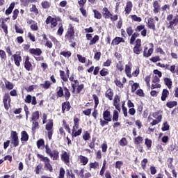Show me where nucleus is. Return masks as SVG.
I'll return each instance as SVG.
<instances>
[{
	"mask_svg": "<svg viewBox=\"0 0 178 178\" xmlns=\"http://www.w3.org/2000/svg\"><path fill=\"white\" fill-rule=\"evenodd\" d=\"M56 96L58 98H62V97H64L65 101H69L70 99V97H72V94L70 93V90H69V88L67 87L64 86H58L56 88Z\"/></svg>",
	"mask_w": 178,
	"mask_h": 178,
	"instance_id": "obj_1",
	"label": "nucleus"
},
{
	"mask_svg": "<svg viewBox=\"0 0 178 178\" xmlns=\"http://www.w3.org/2000/svg\"><path fill=\"white\" fill-rule=\"evenodd\" d=\"M76 31H74V26L72 24L68 25V29L65 35V40L69 41V42H73L74 41V34Z\"/></svg>",
	"mask_w": 178,
	"mask_h": 178,
	"instance_id": "obj_2",
	"label": "nucleus"
},
{
	"mask_svg": "<svg viewBox=\"0 0 178 178\" xmlns=\"http://www.w3.org/2000/svg\"><path fill=\"white\" fill-rule=\"evenodd\" d=\"M45 152L53 161H58L59 159V151L57 149H54L53 151L49 147V145L47 144L44 146Z\"/></svg>",
	"mask_w": 178,
	"mask_h": 178,
	"instance_id": "obj_3",
	"label": "nucleus"
},
{
	"mask_svg": "<svg viewBox=\"0 0 178 178\" xmlns=\"http://www.w3.org/2000/svg\"><path fill=\"white\" fill-rule=\"evenodd\" d=\"M166 20L169 22L168 29L173 30L178 24V15L174 16L173 14H170L167 15Z\"/></svg>",
	"mask_w": 178,
	"mask_h": 178,
	"instance_id": "obj_4",
	"label": "nucleus"
},
{
	"mask_svg": "<svg viewBox=\"0 0 178 178\" xmlns=\"http://www.w3.org/2000/svg\"><path fill=\"white\" fill-rule=\"evenodd\" d=\"M102 15L104 19H111V22H116L119 19L118 15H112L106 7L102 8Z\"/></svg>",
	"mask_w": 178,
	"mask_h": 178,
	"instance_id": "obj_5",
	"label": "nucleus"
},
{
	"mask_svg": "<svg viewBox=\"0 0 178 178\" xmlns=\"http://www.w3.org/2000/svg\"><path fill=\"white\" fill-rule=\"evenodd\" d=\"M135 31L132 35H134L136 38L140 35V32L142 37H147V29H145V25L144 24L138 25L135 29Z\"/></svg>",
	"mask_w": 178,
	"mask_h": 178,
	"instance_id": "obj_6",
	"label": "nucleus"
},
{
	"mask_svg": "<svg viewBox=\"0 0 178 178\" xmlns=\"http://www.w3.org/2000/svg\"><path fill=\"white\" fill-rule=\"evenodd\" d=\"M45 129L47 131V137L49 140H52V136H54V121L52 120H49L46 124Z\"/></svg>",
	"mask_w": 178,
	"mask_h": 178,
	"instance_id": "obj_7",
	"label": "nucleus"
},
{
	"mask_svg": "<svg viewBox=\"0 0 178 178\" xmlns=\"http://www.w3.org/2000/svg\"><path fill=\"white\" fill-rule=\"evenodd\" d=\"M10 141L11 144H13V147H19V134L16 132V131H12L10 133Z\"/></svg>",
	"mask_w": 178,
	"mask_h": 178,
	"instance_id": "obj_8",
	"label": "nucleus"
},
{
	"mask_svg": "<svg viewBox=\"0 0 178 178\" xmlns=\"http://www.w3.org/2000/svg\"><path fill=\"white\" fill-rule=\"evenodd\" d=\"M143 51V47L141 46V39L138 38L135 41V46L133 48L134 54L136 55H140Z\"/></svg>",
	"mask_w": 178,
	"mask_h": 178,
	"instance_id": "obj_9",
	"label": "nucleus"
},
{
	"mask_svg": "<svg viewBox=\"0 0 178 178\" xmlns=\"http://www.w3.org/2000/svg\"><path fill=\"white\" fill-rule=\"evenodd\" d=\"M10 102H12V99L10 98V95L9 92H6L4 94L3 97V104L4 105L5 109L8 111L9 108H10Z\"/></svg>",
	"mask_w": 178,
	"mask_h": 178,
	"instance_id": "obj_10",
	"label": "nucleus"
},
{
	"mask_svg": "<svg viewBox=\"0 0 178 178\" xmlns=\"http://www.w3.org/2000/svg\"><path fill=\"white\" fill-rule=\"evenodd\" d=\"M46 24H51V29H55L58 26V20L51 16H48L45 21Z\"/></svg>",
	"mask_w": 178,
	"mask_h": 178,
	"instance_id": "obj_11",
	"label": "nucleus"
},
{
	"mask_svg": "<svg viewBox=\"0 0 178 178\" xmlns=\"http://www.w3.org/2000/svg\"><path fill=\"white\" fill-rule=\"evenodd\" d=\"M12 57L14 59L15 66L19 67L20 62H22V53H20V51H17L16 54L12 56Z\"/></svg>",
	"mask_w": 178,
	"mask_h": 178,
	"instance_id": "obj_12",
	"label": "nucleus"
},
{
	"mask_svg": "<svg viewBox=\"0 0 178 178\" xmlns=\"http://www.w3.org/2000/svg\"><path fill=\"white\" fill-rule=\"evenodd\" d=\"M151 48L148 49V47L145 46L143 50V56L144 58H149L152 54H154V44L151 43Z\"/></svg>",
	"mask_w": 178,
	"mask_h": 178,
	"instance_id": "obj_13",
	"label": "nucleus"
},
{
	"mask_svg": "<svg viewBox=\"0 0 178 178\" xmlns=\"http://www.w3.org/2000/svg\"><path fill=\"white\" fill-rule=\"evenodd\" d=\"M26 104H31V105H37V98L35 96H31V95H27L24 99Z\"/></svg>",
	"mask_w": 178,
	"mask_h": 178,
	"instance_id": "obj_14",
	"label": "nucleus"
},
{
	"mask_svg": "<svg viewBox=\"0 0 178 178\" xmlns=\"http://www.w3.org/2000/svg\"><path fill=\"white\" fill-rule=\"evenodd\" d=\"M61 161L65 163L67 166L70 165V154H69L67 152H63V154H60Z\"/></svg>",
	"mask_w": 178,
	"mask_h": 178,
	"instance_id": "obj_15",
	"label": "nucleus"
},
{
	"mask_svg": "<svg viewBox=\"0 0 178 178\" xmlns=\"http://www.w3.org/2000/svg\"><path fill=\"white\" fill-rule=\"evenodd\" d=\"M69 80H70V81L73 82L71 83V87L72 88V93L74 94V93H76V87H77V86H79V84H80V82L77 79L74 80V76L73 75L70 76V77H69Z\"/></svg>",
	"mask_w": 178,
	"mask_h": 178,
	"instance_id": "obj_16",
	"label": "nucleus"
},
{
	"mask_svg": "<svg viewBox=\"0 0 178 178\" xmlns=\"http://www.w3.org/2000/svg\"><path fill=\"white\" fill-rule=\"evenodd\" d=\"M72 108V106L70 105V102L68 100H66V102H64L61 104V112L62 113H65V112H69L70 109Z\"/></svg>",
	"mask_w": 178,
	"mask_h": 178,
	"instance_id": "obj_17",
	"label": "nucleus"
},
{
	"mask_svg": "<svg viewBox=\"0 0 178 178\" xmlns=\"http://www.w3.org/2000/svg\"><path fill=\"white\" fill-rule=\"evenodd\" d=\"M29 52L32 56H41L42 54V50L40 48H31Z\"/></svg>",
	"mask_w": 178,
	"mask_h": 178,
	"instance_id": "obj_18",
	"label": "nucleus"
},
{
	"mask_svg": "<svg viewBox=\"0 0 178 178\" xmlns=\"http://www.w3.org/2000/svg\"><path fill=\"white\" fill-rule=\"evenodd\" d=\"M24 66L27 72H31V70H33V64H31V62H30V57L28 56L25 58Z\"/></svg>",
	"mask_w": 178,
	"mask_h": 178,
	"instance_id": "obj_19",
	"label": "nucleus"
},
{
	"mask_svg": "<svg viewBox=\"0 0 178 178\" xmlns=\"http://www.w3.org/2000/svg\"><path fill=\"white\" fill-rule=\"evenodd\" d=\"M147 27L153 31H156V27L155 26V21L152 17L147 19Z\"/></svg>",
	"mask_w": 178,
	"mask_h": 178,
	"instance_id": "obj_20",
	"label": "nucleus"
},
{
	"mask_svg": "<svg viewBox=\"0 0 178 178\" xmlns=\"http://www.w3.org/2000/svg\"><path fill=\"white\" fill-rule=\"evenodd\" d=\"M131 9H133V3L129 1L127 2L126 6L124 7L125 15H130Z\"/></svg>",
	"mask_w": 178,
	"mask_h": 178,
	"instance_id": "obj_21",
	"label": "nucleus"
},
{
	"mask_svg": "<svg viewBox=\"0 0 178 178\" xmlns=\"http://www.w3.org/2000/svg\"><path fill=\"white\" fill-rule=\"evenodd\" d=\"M29 134H27V131H22L21 132V142L23 144L24 143H27V141H29Z\"/></svg>",
	"mask_w": 178,
	"mask_h": 178,
	"instance_id": "obj_22",
	"label": "nucleus"
},
{
	"mask_svg": "<svg viewBox=\"0 0 178 178\" xmlns=\"http://www.w3.org/2000/svg\"><path fill=\"white\" fill-rule=\"evenodd\" d=\"M113 90L111 88H109L105 92V97L107 99H109V101H112V99H113Z\"/></svg>",
	"mask_w": 178,
	"mask_h": 178,
	"instance_id": "obj_23",
	"label": "nucleus"
},
{
	"mask_svg": "<svg viewBox=\"0 0 178 178\" xmlns=\"http://www.w3.org/2000/svg\"><path fill=\"white\" fill-rule=\"evenodd\" d=\"M120 42H124V39L120 37H115L111 42V45L115 47V45H119Z\"/></svg>",
	"mask_w": 178,
	"mask_h": 178,
	"instance_id": "obj_24",
	"label": "nucleus"
},
{
	"mask_svg": "<svg viewBox=\"0 0 178 178\" xmlns=\"http://www.w3.org/2000/svg\"><path fill=\"white\" fill-rule=\"evenodd\" d=\"M28 23L31 24L30 27L33 31H37V30H38V24L35 21L30 19Z\"/></svg>",
	"mask_w": 178,
	"mask_h": 178,
	"instance_id": "obj_25",
	"label": "nucleus"
},
{
	"mask_svg": "<svg viewBox=\"0 0 178 178\" xmlns=\"http://www.w3.org/2000/svg\"><path fill=\"white\" fill-rule=\"evenodd\" d=\"M103 119H106L112 122V114H111V111L109 110H106L103 112Z\"/></svg>",
	"mask_w": 178,
	"mask_h": 178,
	"instance_id": "obj_26",
	"label": "nucleus"
},
{
	"mask_svg": "<svg viewBox=\"0 0 178 178\" xmlns=\"http://www.w3.org/2000/svg\"><path fill=\"white\" fill-rule=\"evenodd\" d=\"M143 143H144V138H143V136H138L137 137H135L134 139V143L136 146L141 145V144H143Z\"/></svg>",
	"mask_w": 178,
	"mask_h": 178,
	"instance_id": "obj_27",
	"label": "nucleus"
},
{
	"mask_svg": "<svg viewBox=\"0 0 178 178\" xmlns=\"http://www.w3.org/2000/svg\"><path fill=\"white\" fill-rule=\"evenodd\" d=\"M153 8L154 13H159V10H161V5L159 4V1H158L157 0L154 1L153 2Z\"/></svg>",
	"mask_w": 178,
	"mask_h": 178,
	"instance_id": "obj_28",
	"label": "nucleus"
},
{
	"mask_svg": "<svg viewBox=\"0 0 178 178\" xmlns=\"http://www.w3.org/2000/svg\"><path fill=\"white\" fill-rule=\"evenodd\" d=\"M15 6H16V3L15 2H12L10 4V6L8 7V8L6 10V12H5V14L6 15V16H9V15H10L12 12H13V9H15Z\"/></svg>",
	"mask_w": 178,
	"mask_h": 178,
	"instance_id": "obj_29",
	"label": "nucleus"
},
{
	"mask_svg": "<svg viewBox=\"0 0 178 178\" xmlns=\"http://www.w3.org/2000/svg\"><path fill=\"white\" fill-rule=\"evenodd\" d=\"M164 83L165 86L168 87L169 90L172 88V86L173 84V82L172 81V79L170 78L165 77L163 79Z\"/></svg>",
	"mask_w": 178,
	"mask_h": 178,
	"instance_id": "obj_30",
	"label": "nucleus"
},
{
	"mask_svg": "<svg viewBox=\"0 0 178 178\" xmlns=\"http://www.w3.org/2000/svg\"><path fill=\"white\" fill-rule=\"evenodd\" d=\"M79 162L80 163H82V165L83 166H86V165H87V163H88V159L83 155H80L79 156Z\"/></svg>",
	"mask_w": 178,
	"mask_h": 178,
	"instance_id": "obj_31",
	"label": "nucleus"
},
{
	"mask_svg": "<svg viewBox=\"0 0 178 178\" xmlns=\"http://www.w3.org/2000/svg\"><path fill=\"white\" fill-rule=\"evenodd\" d=\"M169 96V90L163 89L161 94V101H166V98Z\"/></svg>",
	"mask_w": 178,
	"mask_h": 178,
	"instance_id": "obj_32",
	"label": "nucleus"
},
{
	"mask_svg": "<svg viewBox=\"0 0 178 178\" xmlns=\"http://www.w3.org/2000/svg\"><path fill=\"white\" fill-rule=\"evenodd\" d=\"M51 86H52V83L49 81H45L44 83L41 84L42 88H44V90H48L51 88Z\"/></svg>",
	"mask_w": 178,
	"mask_h": 178,
	"instance_id": "obj_33",
	"label": "nucleus"
},
{
	"mask_svg": "<svg viewBox=\"0 0 178 178\" xmlns=\"http://www.w3.org/2000/svg\"><path fill=\"white\" fill-rule=\"evenodd\" d=\"M83 90H84L83 83H81L80 85L79 83L78 85H76V87L75 88V92L76 94H80V92H81Z\"/></svg>",
	"mask_w": 178,
	"mask_h": 178,
	"instance_id": "obj_34",
	"label": "nucleus"
},
{
	"mask_svg": "<svg viewBox=\"0 0 178 178\" xmlns=\"http://www.w3.org/2000/svg\"><path fill=\"white\" fill-rule=\"evenodd\" d=\"M162 113L163 111L159 110L157 111L155 113H153L152 116L154 119H156L158 120V119H159V118H161V120H162Z\"/></svg>",
	"mask_w": 178,
	"mask_h": 178,
	"instance_id": "obj_35",
	"label": "nucleus"
},
{
	"mask_svg": "<svg viewBox=\"0 0 178 178\" xmlns=\"http://www.w3.org/2000/svg\"><path fill=\"white\" fill-rule=\"evenodd\" d=\"M98 41H99V36L98 35H95L89 42V45H95Z\"/></svg>",
	"mask_w": 178,
	"mask_h": 178,
	"instance_id": "obj_36",
	"label": "nucleus"
},
{
	"mask_svg": "<svg viewBox=\"0 0 178 178\" xmlns=\"http://www.w3.org/2000/svg\"><path fill=\"white\" fill-rule=\"evenodd\" d=\"M113 122H118L119 120V111L114 110L113 113V118L111 117Z\"/></svg>",
	"mask_w": 178,
	"mask_h": 178,
	"instance_id": "obj_37",
	"label": "nucleus"
},
{
	"mask_svg": "<svg viewBox=\"0 0 178 178\" xmlns=\"http://www.w3.org/2000/svg\"><path fill=\"white\" fill-rule=\"evenodd\" d=\"M44 167L47 168L49 172H53L54 168H52V165H51V160L49 159L48 161L44 163Z\"/></svg>",
	"mask_w": 178,
	"mask_h": 178,
	"instance_id": "obj_38",
	"label": "nucleus"
},
{
	"mask_svg": "<svg viewBox=\"0 0 178 178\" xmlns=\"http://www.w3.org/2000/svg\"><path fill=\"white\" fill-rule=\"evenodd\" d=\"M93 13L95 19H97L98 20H101V19H102V14L101 12L97 10H93Z\"/></svg>",
	"mask_w": 178,
	"mask_h": 178,
	"instance_id": "obj_39",
	"label": "nucleus"
},
{
	"mask_svg": "<svg viewBox=\"0 0 178 178\" xmlns=\"http://www.w3.org/2000/svg\"><path fill=\"white\" fill-rule=\"evenodd\" d=\"M30 12L32 13H34L35 16H38L39 15L40 12L38 11V8H37V6L35 4H33L32 7L29 9Z\"/></svg>",
	"mask_w": 178,
	"mask_h": 178,
	"instance_id": "obj_40",
	"label": "nucleus"
},
{
	"mask_svg": "<svg viewBox=\"0 0 178 178\" xmlns=\"http://www.w3.org/2000/svg\"><path fill=\"white\" fill-rule=\"evenodd\" d=\"M167 108H170V109H172V108H175V106H177V102L176 101H170L166 103Z\"/></svg>",
	"mask_w": 178,
	"mask_h": 178,
	"instance_id": "obj_41",
	"label": "nucleus"
},
{
	"mask_svg": "<svg viewBox=\"0 0 178 178\" xmlns=\"http://www.w3.org/2000/svg\"><path fill=\"white\" fill-rule=\"evenodd\" d=\"M145 145H146L147 149H151V147H152V140L146 138L145 139Z\"/></svg>",
	"mask_w": 178,
	"mask_h": 178,
	"instance_id": "obj_42",
	"label": "nucleus"
},
{
	"mask_svg": "<svg viewBox=\"0 0 178 178\" xmlns=\"http://www.w3.org/2000/svg\"><path fill=\"white\" fill-rule=\"evenodd\" d=\"M37 158H38L40 161V162H44L45 163L49 160V158L44 156L42 154H38Z\"/></svg>",
	"mask_w": 178,
	"mask_h": 178,
	"instance_id": "obj_43",
	"label": "nucleus"
},
{
	"mask_svg": "<svg viewBox=\"0 0 178 178\" xmlns=\"http://www.w3.org/2000/svg\"><path fill=\"white\" fill-rule=\"evenodd\" d=\"M40 119V111H35L32 113L31 120L37 121Z\"/></svg>",
	"mask_w": 178,
	"mask_h": 178,
	"instance_id": "obj_44",
	"label": "nucleus"
},
{
	"mask_svg": "<svg viewBox=\"0 0 178 178\" xmlns=\"http://www.w3.org/2000/svg\"><path fill=\"white\" fill-rule=\"evenodd\" d=\"M125 73L127 77H131V67L130 65H125Z\"/></svg>",
	"mask_w": 178,
	"mask_h": 178,
	"instance_id": "obj_45",
	"label": "nucleus"
},
{
	"mask_svg": "<svg viewBox=\"0 0 178 178\" xmlns=\"http://www.w3.org/2000/svg\"><path fill=\"white\" fill-rule=\"evenodd\" d=\"M41 6L43 9H49L51 8V3L48 1H42Z\"/></svg>",
	"mask_w": 178,
	"mask_h": 178,
	"instance_id": "obj_46",
	"label": "nucleus"
},
{
	"mask_svg": "<svg viewBox=\"0 0 178 178\" xmlns=\"http://www.w3.org/2000/svg\"><path fill=\"white\" fill-rule=\"evenodd\" d=\"M5 86L7 90H13V83L5 79Z\"/></svg>",
	"mask_w": 178,
	"mask_h": 178,
	"instance_id": "obj_47",
	"label": "nucleus"
},
{
	"mask_svg": "<svg viewBox=\"0 0 178 178\" xmlns=\"http://www.w3.org/2000/svg\"><path fill=\"white\" fill-rule=\"evenodd\" d=\"M127 34L129 37H131L134 33V30L133 29V26H129L126 29Z\"/></svg>",
	"mask_w": 178,
	"mask_h": 178,
	"instance_id": "obj_48",
	"label": "nucleus"
},
{
	"mask_svg": "<svg viewBox=\"0 0 178 178\" xmlns=\"http://www.w3.org/2000/svg\"><path fill=\"white\" fill-rule=\"evenodd\" d=\"M60 79H62V80L65 81V83L67 81L68 78H67V76L65 74V71L60 70Z\"/></svg>",
	"mask_w": 178,
	"mask_h": 178,
	"instance_id": "obj_49",
	"label": "nucleus"
},
{
	"mask_svg": "<svg viewBox=\"0 0 178 178\" xmlns=\"http://www.w3.org/2000/svg\"><path fill=\"white\" fill-rule=\"evenodd\" d=\"M100 76H102V77H105L106 76H108V74H109V71H108L107 68H102L100 72Z\"/></svg>",
	"mask_w": 178,
	"mask_h": 178,
	"instance_id": "obj_50",
	"label": "nucleus"
},
{
	"mask_svg": "<svg viewBox=\"0 0 178 178\" xmlns=\"http://www.w3.org/2000/svg\"><path fill=\"white\" fill-rule=\"evenodd\" d=\"M60 55H62V56H64V58H70V56H72V52L71 51H60Z\"/></svg>",
	"mask_w": 178,
	"mask_h": 178,
	"instance_id": "obj_51",
	"label": "nucleus"
},
{
	"mask_svg": "<svg viewBox=\"0 0 178 178\" xmlns=\"http://www.w3.org/2000/svg\"><path fill=\"white\" fill-rule=\"evenodd\" d=\"M114 83L115 86L118 87V88H123V87H124V85L122 83V81H120V80L118 79V78L114 80Z\"/></svg>",
	"mask_w": 178,
	"mask_h": 178,
	"instance_id": "obj_52",
	"label": "nucleus"
},
{
	"mask_svg": "<svg viewBox=\"0 0 178 178\" xmlns=\"http://www.w3.org/2000/svg\"><path fill=\"white\" fill-rule=\"evenodd\" d=\"M99 167V163L95 161L94 163H89V168L91 170V169H97Z\"/></svg>",
	"mask_w": 178,
	"mask_h": 178,
	"instance_id": "obj_53",
	"label": "nucleus"
},
{
	"mask_svg": "<svg viewBox=\"0 0 178 178\" xmlns=\"http://www.w3.org/2000/svg\"><path fill=\"white\" fill-rule=\"evenodd\" d=\"M83 138L84 141H88L90 138H91V135L90 134V132L88 131H86L83 135Z\"/></svg>",
	"mask_w": 178,
	"mask_h": 178,
	"instance_id": "obj_54",
	"label": "nucleus"
},
{
	"mask_svg": "<svg viewBox=\"0 0 178 178\" xmlns=\"http://www.w3.org/2000/svg\"><path fill=\"white\" fill-rule=\"evenodd\" d=\"M83 132V129L81 128L77 130V131L74 132V129H72V137H77L78 136H80L81 133Z\"/></svg>",
	"mask_w": 178,
	"mask_h": 178,
	"instance_id": "obj_55",
	"label": "nucleus"
},
{
	"mask_svg": "<svg viewBox=\"0 0 178 178\" xmlns=\"http://www.w3.org/2000/svg\"><path fill=\"white\" fill-rule=\"evenodd\" d=\"M95 141H97V138H92V140L89 143V148H90L91 149H94V148H95Z\"/></svg>",
	"mask_w": 178,
	"mask_h": 178,
	"instance_id": "obj_56",
	"label": "nucleus"
},
{
	"mask_svg": "<svg viewBox=\"0 0 178 178\" xmlns=\"http://www.w3.org/2000/svg\"><path fill=\"white\" fill-rule=\"evenodd\" d=\"M119 144L120 147H126V145L128 144L127 139H126V138H121V140L119 141Z\"/></svg>",
	"mask_w": 178,
	"mask_h": 178,
	"instance_id": "obj_57",
	"label": "nucleus"
},
{
	"mask_svg": "<svg viewBox=\"0 0 178 178\" xmlns=\"http://www.w3.org/2000/svg\"><path fill=\"white\" fill-rule=\"evenodd\" d=\"M44 165H42V163H39L38 165H37L35 168V170H34V172H35V174L36 175H40V170L42 169V167Z\"/></svg>",
	"mask_w": 178,
	"mask_h": 178,
	"instance_id": "obj_58",
	"label": "nucleus"
},
{
	"mask_svg": "<svg viewBox=\"0 0 178 178\" xmlns=\"http://www.w3.org/2000/svg\"><path fill=\"white\" fill-rule=\"evenodd\" d=\"M131 19L134 20V22H138L140 23V22H142L143 19H141L140 17L137 16L136 15H131Z\"/></svg>",
	"mask_w": 178,
	"mask_h": 178,
	"instance_id": "obj_59",
	"label": "nucleus"
},
{
	"mask_svg": "<svg viewBox=\"0 0 178 178\" xmlns=\"http://www.w3.org/2000/svg\"><path fill=\"white\" fill-rule=\"evenodd\" d=\"M170 129V126L168 124V122H165L163 124V127L161 128L162 131H168Z\"/></svg>",
	"mask_w": 178,
	"mask_h": 178,
	"instance_id": "obj_60",
	"label": "nucleus"
},
{
	"mask_svg": "<svg viewBox=\"0 0 178 178\" xmlns=\"http://www.w3.org/2000/svg\"><path fill=\"white\" fill-rule=\"evenodd\" d=\"M116 69L119 72H123L124 68L123 67V64L122 63V61H119L118 63H117Z\"/></svg>",
	"mask_w": 178,
	"mask_h": 178,
	"instance_id": "obj_61",
	"label": "nucleus"
},
{
	"mask_svg": "<svg viewBox=\"0 0 178 178\" xmlns=\"http://www.w3.org/2000/svg\"><path fill=\"white\" fill-rule=\"evenodd\" d=\"M45 145V141L44 139H40L37 141V147L38 149L41 148V147H44Z\"/></svg>",
	"mask_w": 178,
	"mask_h": 178,
	"instance_id": "obj_62",
	"label": "nucleus"
},
{
	"mask_svg": "<svg viewBox=\"0 0 178 178\" xmlns=\"http://www.w3.org/2000/svg\"><path fill=\"white\" fill-rule=\"evenodd\" d=\"M122 166H123L122 161H118L115 162V169H118L119 170H120Z\"/></svg>",
	"mask_w": 178,
	"mask_h": 178,
	"instance_id": "obj_63",
	"label": "nucleus"
},
{
	"mask_svg": "<svg viewBox=\"0 0 178 178\" xmlns=\"http://www.w3.org/2000/svg\"><path fill=\"white\" fill-rule=\"evenodd\" d=\"M65 169L63 168H60L58 178H65Z\"/></svg>",
	"mask_w": 178,
	"mask_h": 178,
	"instance_id": "obj_64",
	"label": "nucleus"
}]
</instances>
